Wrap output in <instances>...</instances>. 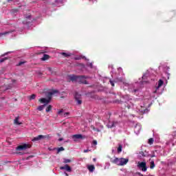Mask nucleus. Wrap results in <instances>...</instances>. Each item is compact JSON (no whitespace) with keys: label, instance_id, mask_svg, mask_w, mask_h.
Instances as JSON below:
<instances>
[{"label":"nucleus","instance_id":"obj_38","mask_svg":"<svg viewBox=\"0 0 176 176\" xmlns=\"http://www.w3.org/2000/svg\"><path fill=\"white\" fill-rule=\"evenodd\" d=\"M64 174H65V176H68L69 175L68 173H67V172H64Z\"/></svg>","mask_w":176,"mask_h":176},{"label":"nucleus","instance_id":"obj_43","mask_svg":"<svg viewBox=\"0 0 176 176\" xmlns=\"http://www.w3.org/2000/svg\"><path fill=\"white\" fill-rule=\"evenodd\" d=\"M89 149H87V150H85L84 152L86 153V152H88Z\"/></svg>","mask_w":176,"mask_h":176},{"label":"nucleus","instance_id":"obj_32","mask_svg":"<svg viewBox=\"0 0 176 176\" xmlns=\"http://www.w3.org/2000/svg\"><path fill=\"white\" fill-rule=\"evenodd\" d=\"M92 145H94L96 146V145H97V140H93Z\"/></svg>","mask_w":176,"mask_h":176},{"label":"nucleus","instance_id":"obj_35","mask_svg":"<svg viewBox=\"0 0 176 176\" xmlns=\"http://www.w3.org/2000/svg\"><path fill=\"white\" fill-rule=\"evenodd\" d=\"M155 153H153V154H152L151 155H150V157H155Z\"/></svg>","mask_w":176,"mask_h":176},{"label":"nucleus","instance_id":"obj_4","mask_svg":"<svg viewBox=\"0 0 176 176\" xmlns=\"http://www.w3.org/2000/svg\"><path fill=\"white\" fill-rule=\"evenodd\" d=\"M138 167L144 171V173L148 170V167H146V162H142L138 163Z\"/></svg>","mask_w":176,"mask_h":176},{"label":"nucleus","instance_id":"obj_41","mask_svg":"<svg viewBox=\"0 0 176 176\" xmlns=\"http://www.w3.org/2000/svg\"><path fill=\"white\" fill-rule=\"evenodd\" d=\"M9 53H10V52H6L4 56H6V54H9Z\"/></svg>","mask_w":176,"mask_h":176},{"label":"nucleus","instance_id":"obj_42","mask_svg":"<svg viewBox=\"0 0 176 176\" xmlns=\"http://www.w3.org/2000/svg\"><path fill=\"white\" fill-rule=\"evenodd\" d=\"M100 129H104V126H102V125H100Z\"/></svg>","mask_w":176,"mask_h":176},{"label":"nucleus","instance_id":"obj_37","mask_svg":"<svg viewBox=\"0 0 176 176\" xmlns=\"http://www.w3.org/2000/svg\"><path fill=\"white\" fill-rule=\"evenodd\" d=\"M63 140H64V139H63V138H59V139H58V141H59V142H61V141H63Z\"/></svg>","mask_w":176,"mask_h":176},{"label":"nucleus","instance_id":"obj_28","mask_svg":"<svg viewBox=\"0 0 176 176\" xmlns=\"http://www.w3.org/2000/svg\"><path fill=\"white\" fill-rule=\"evenodd\" d=\"M35 97H36V94H32L30 96V100H35Z\"/></svg>","mask_w":176,"mask_h":176},{"label":"nucleus","instance_id":"obj_13","mask_svg":"<svg viewBox=\"0 0 176 176\" xmlns=\"http://www.w3.org/2000/svg\"><path fill=\"white\" fill-rule=\"evenodd\" d=\"M12 32H14V30L12 31H8V32H5L3 33H0V36H2L3 35L6 36V35H12Z\"/></svg>","mask_w":176,"mask_h":176},{"label":"nucleus","instance_id":"obj_10","mask_svg":"<svg viewBox=\"0 0 176 176\" xmlns=\"http://www.w3.org/2000/svg\"><path fill=\"white\" fill-rule=\"evenodd\" d=\"M127 163H129V159H120V166H124V164H127Z\"/></svg>","mask_w":176,"mask_h":176},{"label":"nucleus","instance_id":"obj_45","mask_svg":"<svg viewBox=\"0 0 176 176\" xmlns=\"http://www.w3.org/2000/svg\"><path fill=\"white\" fill-rule=\"evenodd\" d=\"M13 12H17V10H12Z\"/></svg>","mask_w":176,"mask_h":176},{"label":"nucleus","instance_id":"obj_46","mask_svg":"<svg viewBox=\"0 0 176 176\" xmlns=\"http://www.w3.org/2000/svg\"><path fill=\"white\" fill-rule=\"evenodd\" d=\"M11 1H13V0H8V2H11Z\"/></svg>","mask_w":176,"mask_h":176},{"label":"nucleus","instance_id":"obj_40","mask_svg":"<svg viewBox=\"0 0 176 176\" xmlns=\"http://www.w3.org/2000/svg\"><path fill=\"white\" fill-rule=\"evenodd\" d=\"M135 132L137 131V126H135Z\"/></svg>","mask_w":176,"mask_h":176},{"label":"nucleus","instance_id":"obj_16","mask_svg":"<svg viewBox=\"0 0 176 176\" xmlns=\"http://www.w3.org/2000/svg\"><path fill=\"white\" fill-rule=\"evenodd\" d=\"M89 67L92 69L94 72V71H97V67L96 66H94L93 63H89Z\"/></svg>","mask_w":176,"mask_h":176},{"label":"nucleus","instance_id":"obj_26","mask_svg":"<svg viewBox=\"0 0 176 176\" xmlns=\"http://www.w3.org/2000/svg\"><path fill=\"white\" fill-rule=\"evenodd\" d=\"M45 111L46 112H50L52 111V105H48Z\"/></svg>","mask_w":176,"mask_h":176},{"label":"nucleus","instance_id":"obj_22","mask_svg":"<svg viewBox=\"0 0 176 176\" xmlns=\"http://www.w3.org/2000/svg\"><path fill=\"white\" fill-rule=\"evenodd\" d=\"M48 59H49V55L47 54H44L43 58H41L43 61H46V60H48Z\"/></svg>","mask_w":176,"mask_h":176},{"label":"nucleus","instance_id":"obj_8","mask_svg":"<svg viewBox=\"0 0 176 176\" xmlns=\"http://www.w3.org/2000/svg\"><path fill=\"white\" fill-rule=\"evenodd\" d=\"M47 136H45L43 135H38L37 137L34 138L32 141L33 142H35L36 141H39L40 140H43L44 138H47Z\"/></svg>","mask_w":176,"mask_h":176},{"label":"nucleus","instance_id":"obj_7","mask_svg":"<svg viewBox=\"0 0 176 176\" xmlns=\"http://www.w3.org/2000/svg\"><path fill=\"white\" fill-rule=\"evenodd\" d=\"M72 138L73 141L76 142H78V140H83V138H85V136H83L80 134H77V135H73L72 136Z\"/></svg>","mask_w":176,"mask_h":176},{"label":"nucleus","instance_id":"obj_6","mask_svg":"<svg viewBox=\"0 0 176 176\" xmlns=\"http://www.w3.org/2000/svg\"><path fill=\"white\" fill-rule=\"evenodd\" d=\"M60 170H62L63 171H66L67 173H72V168H71V166H69L68 164L60 166Z\"/></svg>","mask_w":176,"mask_h":176},{"label":"nucleus","instance_id":"obj_47","mask_svg":"<svg viewBox=\"0 0 176 176\" xmlns=\"http://www.w3.org/2000/svg\"><path fill=\"white\" fill-rule=\"evenodd\" d=\"M87 168H89V165H87Z\"/></svg>","mask_w":176,"mask_h":176},{"label":"nucleus","instance_id":"obj_2","mask_svg":"<svg viewBox=\"0 0 176 176\" xmlns=\"http://www.w3.org/2000/svg\"><path fill=\"white\" fill-rule=\"evenodd\" d=\"M69 79L72 80V82H77L78 83H83L84 85H87V76H75L72 75L69 76Z\"/></svg>","mask_w":176,"mask_h":176},{"label":"nucleus","instance_id":"obj_12","mask_svg":"<svg viewBox=\"0 0 176 176\" xmlns=\"http://www.w3.org/2000/svg\"><path fill=\"white\" fill-rule=\"evenodd\" d=\"M115 124H116V122L109 121V123L107 124V127L109 129H112V127H115Z\"/></svg>","mask_w":176,"mask_h":176},{"label":"nucleus","instance_id":"obj_24","mask_svg":"<svg viewBox=\"0 0 176 176\" xmlns=\"http://www.w3.org/2000/svg\"><path fill=\"white\" fill-rule=\"evenodd\" d=\"M60 3L63 4V0H55V5H60Z\"/></svg>","mask_w":176,"mask_h":176},{"label":"nucleus","instance_id":"obj_49","mask_svg":"<svg viewBox=\"0 0 176 176\" xmlns=\"http://www.w3.org/2000/svg\"><path fill=\"white\" fill-rule=\"evenodd\" d=\"M154 93H156V90H155V91Z\"/></svg>","mask_w":176,"mask_h":176},{"label":"nucleus","instance_id":"obj_30","mask_svg":"<svg viewBox=\"0 0 176 176\" xmlns=\"http://www.w3.org/2000/svg\"><path fill=\"white\" fill-rule=\"evenodd\" d=\"M110 84L111 85V86H112L113 87H115V82H113V80H110Z\"/></svg>","mask_w":176,"mask_h":176},{"label":"nucleus","instance_id":"obj_18","mask_svg":"<svg viewBox=\"0 0 176 176\" xmlns=\"http://www.w3.org/2000/svg\"><path fill=\"white\" fill-rule=\"evenodd\" d=\"M122 149H123V146L122 144H118V147L117 148L118 153H120L122 152Z\"/></svg>","mask_w":176,"mask_h":176},{"label":"nucleus","instance_id":"obj_48","mask_svg":"<svg viewBox=\"0 0 176 176\" xmlns=\"http://www.w3.org/2000/svg\"><path fill=\"white\" fill-rule=\"evenodd\" d=\"M144 78H145V76H142V79H144Z\"/></svg>","mask_w":176,"mask_h":176},{"label":"nucleus","instance_id":"obj_19","mask_svg":"<svg viewBox=\"0 0 176 176\" xmlns=\"http://www.w3.org/2000/svg\"><path fill=\"white\" fill-rule=\"evenodd\" d=\"M61 54H62V56H64V57H70V56L72 55V54H71L69 52H68V53H67V52H62Z\"/></svg>","mask_w":176,"mask_h":176},{"label":"nucleus","instance_id":"obj_23","mask_svg":"<svg viewBox=\"0 0 176 176\" xmlns=\"http://www.w3.org/2000/svg\"><path fill=\"white\" fill-rule=\"evenodd\" d=\"M63 163H65V164H67V163H71V160L64 158Z\"/></svg>","mask_w":176,"mask_h":176},{"label":"nucleus","instance_id":"obj_31","mask_svg":"<svg viewBox=\"0 0 176 176\" xmlns=\"http://www.w3.org/2000/svg\"><path fill=\"white\" fill-rule=\"evenodd\" d=\"M6 60H8V58H1L0 60V63H3V61H6Z\"/></svg>","mask_w":176,"mask_h":176},{"label":"nucleus","instance_id":"obj_3","mask_svg":"<svg viewBox=\"0 0 176 176\" xmlns=\"http://www.w3.org/2000/svg\"><path fill=\"white\" fill-rule=\"evenodd\" d=\"M74 98L76 101L77 105L82 104V95H80V94L76 92L74 95Z\"/></svg>","mask_w":176,"mask_h":176},{"label":"nucleus","instance_id":"obj_14","mask_svg":"<svg viewBox=\"0 0 176 176\" xmlns=\"http://www.w3.org/2000/svg\"><path fill=\"white\" fill-rule=\"evenodd\" d=\"M63 109L59 110V111H58V115L64 116L65 118V116H68V115H69V113H64L63 114Z\"/></svg>","mask_w":176,"mask_h":176},{"label":"nucleus","instance_id":"obj_15","mask_svg":"<svg viewBox=\"0 0 176 176\" xmlns=\"http://www.w3.org/2000/svg\"><path fill=\"white\" fill-rule=\"evenodd\" d=\"M94 170H96V167L94 166V165L89 166V171H90V173H93Z\"/></svg>","mask_w":176,"mask_h":176},{"label":"nucleus","instance_id":"obj_20","mask_svg":"<svg viewBox=\"0 0 176 176\" xmlns=\"http://www.w3.org/2000/svg\"><path fill=\"white\" fill-rule=\"evenodd\" d=\"M164 83V81H163L162 80H160L158 81V86H157V89L162 87V86H163Z\"/></svg>","mask_w":176,"mask_h":176},{"label":"nucleus","instance_id":"obj_17","mask_svg":"<svg viewBox=\"0 0 176 176\" xmlns=\"http://www.w3.org/2000/svg\"><path fill=\"white\" fill-rule=\"evenodd\" d=\"M155 167V161L153 160H151V162H150V168L151 170H153Z\"/></svg>","mask_w":176,"mask_h":176},{"label":"nucleus","instance_id":"obj_39","mask_svg":"<svg viewBox=\"0 0 176 176\" xmlns=\"http://www.w3.org/2000/svg\"><path fill=\"white\" fill-rule=\"evenodd\" d=\"M137 91H138V89H134V90H133V92H134V93H137Z\"/></svg>","mask_w":176,"mask_h":176},{"label":"nucleus","instance_id":"obj_1","mask_svg":"<svg viewBox=\"0 0 176 176\" xmlns=\"http://www.w3.org/2000/svg\"><path fill=\"white\" fill-rule=\"evenodd\" d=\"M56 93H58V91L54 90V91H50L47 93L48 99H46L45 98L40 99L39 102H41V104H44L39 106L37 108V109L38 111H43V109L46 107V105H47V104L50 102V100H52V96H53V94H56Z\"/></svg>","mask_w":176,"mask_h":176},{"label":"nucleus","instance_id":"obj_27","mask_svg":"<svg viewBox=\"0 0 176 176\" xmlns=\"http://www.w3.org/2000/svg\"><path fill=\"white\" fill-rule=\"evenodd\" d=\"M14 123L15 124H20V122H19V117H16L14 120Z\"/></svg>","mask_w":176,"mask_h":176},{"label":"nucleus","instance_id":"obj_34","mask_svg":"<svg viewBox=\"0 0 176 176\" xmlns=\"http://www.w3.org/2000/svg\"><path fill=\"white\" fill-rule=\"evenodd\" d=\"M140 155H141L143 157H145V153H144V151H140Z\"/></svg>","mask_w":176,"mask_h":176},{"label":"nucleus","instance_id":"obj_44","mask_svg":"<svg viewBox=\"0 0 176 176\" xmlns=\"http://www.w3.org/2000/svg\"><path fill=\"white\" fill-rule=\"evenodd\" d=\"M93 160L94 162H96L97 160L96 158H94Z\"/></svg>","mask_w":176,"mask_h":176},{"label":"nucleus","instance_id":"obj_11","mask_svg":"<svg viewBox=\"0 0 176 176\" xmlns=\"http://www.w3.org/2000/svg\"><path fill=\"white\" fill-rule=\"evenodd\" d=\"M111 163H113L114 164H117V166H120V159L116 158L111 161Z\"/></svg>","mask_w":176,"mask_h":176},{"label":"nucleus","instance_id":"obj_5","mask_svg":"<svg viewBox=\"0 0 176 176\" xmlns=\"http://www.w3.org/2000/svg\"><path fill=\"white\" fill-rule=\"evenodd\" d=\"M28 148H31V146L30 144H23L17 146L16 151H25V149H28Z\"/></svg>","mask_w":176,"mask_h":176},{"label":"nucleus","instance_id":"obj_21","mask_svg":"<svg viewBox=\"0 0 176 176\" xmlns=\"http://www.w3.org/2000/svg\"><path fill=\"white\" fill-rule=\"evenodd\" d=\"M91 129L97 133H100V131H101V130H100L98 128H95L94 125H91Z\"/></svg>","mask_w":176,"mask_h":176},{"label":"nucleus","instance_id":"obj_9","mask_svg":"<svg viewBox=\"0 0 176 176\" xmlns=\"http://www.w3.org/2000/svg\"><path fill=\"white\" fill-rule=\"evenodd\" d=\"M25 21H23V24H30V23H31L32 21L31 15H25Z\"/></svg>","mask_w":176,"mask_h":176},{"label":"nucleus","instance_id":"obj_33","mask_svg":"<svg viewBox=\"0 0 176 176\" xmlns=\"http://www.w3.org/2000/svg\"><path fill=\"white\" fill-rule=\"evenodd\" d=\"M23 64H25V61H21L19 63L18 65H23Z\"/></svg>","mask_w":176,"mask_h":176},{"label":"nucleus","instance_id":"obj_36","mask_svg":"<svg viewBox=\"0 0 176 176\" xmlns=\"http://www.w3.org/2000/svg\"><path fill=\"white\" fill-rule=\"evenodd\" d=\"M75 60H80V57H76Z\"/></svg>","mask_w":176,"mask_h":176},{"label":"nucleus","instance_id":"obj_25","mask_svg":"<svg viewBox=\"0 0 176 176\" xmlns=\"http://www.w3.org/2000/svg\"><path fill=\"white\" fill-rule=\"evenodd\" d=\"M63 151H65L64 147H59L57 148V153H60V152H62Z\"/></svg>","mask_w":176,"mask_h":176},{"label":"nucleus","instance_id":"obj_29","mask_svg":"<svg viewBox=\"0 0 176 176\" xmlns=\"http://www.w3.org/2000/svg\"><path fill=\"white\" fill-rule=\"evenodd\" d=\"M153 138H150L149 140H148V144H150V145H152V144H153Z\"/></svg>","mask_w":176,"mask_h":176}]
</instances>
